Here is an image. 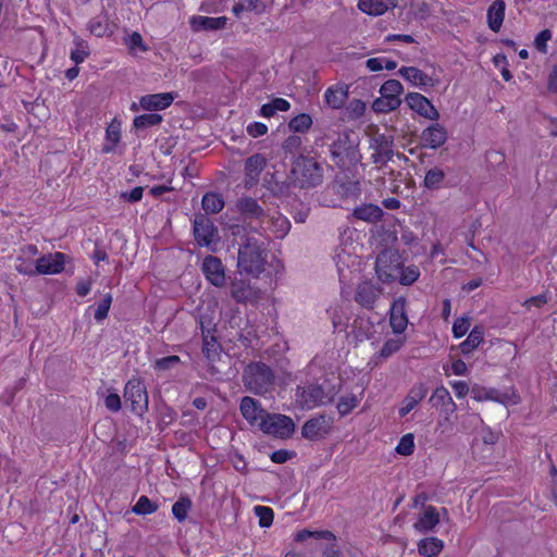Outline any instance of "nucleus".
Returning a JSON list of instances; mask_svg holds the SVG:
<instances>
[{"instance_id":"nucleus-1","label":"nucleus","mask_w":557,"mask_h":557,"mask_svg":"<svg viewBox=\"0 0 557 557\" xmlns=\"http://www.w3.org/2000/svg\"><path fill=\"white\" fill-rule=\"evenodd\" d=\"M237 268L240 273L259 276L267 263V248L263 242L245 236L244 243L238 247Z\"/></svg>"},{"instance_id":"nucleus-2","label":"nucleus","mask_w":557,"mask_h":557,"mask_svg":"<svg viewBox=\"0 0 557 557\" xmlns=\"http://www.w3.org/2000/svg\"><path fill=\"white\" fill-rule=\"evenodd\" d=\"M288 184L297 188H312L323 181L321 164L310 157L297 158L288 175Z\"/></svg>"},{"instance_id":"nucleus-3","label":"nucleus","mask_w":557,"mask_h":557,"mask_svg":"<svg viewBox=\"0 0 557 557\" xmlns=\"http://www.w3.org/2000/svg\"><path fill=\"white\" fill-rule=\"evenodd\" d=\"M275 375L272 369L263 362L248 364L243 374L245 387L257 395H264L274 386Z\"/></svg>"},{"instance_id":"nucleus-4","label":"nucleus","mask_w":557,"mask_h":557,"mask_svg":"<svg viewBox=\"0 0 557 557\" xmlns=\"http://www.w3.org/2000/svg\"><path fill=\"white\" fill-rule=\"evenodd\" d=\"M335 395L336 391L334 388H326L319 384H309L297 387L296 401L302 409H312L332 403Z\"/></svg>"},{"instance_id":"nucleus-5","label":"nucleus","mask_w":557,"mask_h":557,"mask_svg":"<svg viewBox=\"0 0 557 557\" xmlns=\"http://www.w3.org/2000/svg\"><path fill=\"white\" fill-rule=\"evenodd\" d=\"M403 91L404 87L399 81H386L380 88L381 96L372 102V110L376 113H388L398 109Z\"/></svg>"},{"instance_id":"nucleus-6","label":"nucleus","mask_w":557,"mask_h":557,"mask_svg":"<svg viewBox=\"0 0 557 557\" xmlns=\"http://www.w3.org/2000/svg\"><path fill=\"white\" fill-rule=\"evenodd\" d=\"M401 267V256L396 249H384L376 257L375 272L383 283L394 282L398 277Z\"/></svg>"},{"instance_id":"nucleus-7","label":"nucleus","mask_w":557,"mask_h":557,"mask_svg":"<svg viewBox=\"0 0 557 557\" xmlns=\"http://www.w3.org/2000/svg\"><path fill=\"white\" fill-rule=\"evenodd\" d=\"M124 398L126 403L131 404V409L136 414L143 416L148 410V393L140 379L128 380L124 387Z\"/></svg>"},{"instance_id":"nucleus-8","label":"nucleus","mask_w":557,"mask_h":557,"mask_svg":"<svg viewBox=\"0 0 557 557\" xmlns=\"http://www.w3.org/2000/svg\"><path fill=\"white\" fill-rule=\"evenodd\" d=\"M260 430L275 437L288 438L295 431V423L285 414L268 413L261 422Z\"/></svg>"},{"instance_id":"nucleus-9","label":"nucleus","mask_w":557,"mask_h":557,"mask_svg":"<svg viewBox=\"0 0 557 557\" xmlns=\"http://www.w3.org/2000/svg\"><path fill=\"white\" fill-rule=\"evenodd\" d=\"M356 143L351 139L349 132L338 134L337 138L330 146V153L333 162L341 168L351 161L356 153Z\"/></svg>"},{"instance_id":"nucleus-10","label":"nucleus","mask_w":557,"mask_h":557,"mask_svg":"<svg viewBox=\"0 0 557 557\" xmlns=\"http://www.w3.org/2000/svg\"><path fill=\"white\" fill-rule=\"evenodd\" d=\"M394 140L385 134H376L370 140V149L372 150V162L379 168L391 161L395 154Z\"/></svg>"},{"instance_id":"nucleus-11","label":"nucleus","mask_w":557,"mask_h":557,"mask_svg":"<svg viewBox=\"0 0 557 557\" xmlns=\"http://www.w3.org/2000/svg\"><path fill=\"white\" fill-rule=\"evenodd\" d=\"M218 230L212 220L205 213L195 214L194 219V236L199 246L208 247L212 244Z\"/></svg>"},{"instance_id":"nucleus-12","label":"nucleus","mask_w":557,"mask_h":557,"mask_svg":"<svg viewBox=\"0 0 557 557\" xmlns=\"http://www.w3.org/2000/svg\"><path fill=\"white\" fill-rule=\"evenodd\" d=\"M332 423V418L319 414L306 421L301 428V435L310 441H319L329 434Z\"/></svg>"},{"instance_id":"nucleus-13","label":"nucleus","mask_w":557,"mask_h":557,"mask_svg":"<svg viewBox=\"0 0 557 557\" xmlns=\"http://www.w3.org/2000/svg\"><path fill=\"white\" fill-rule=\"evenodd\" d=\"M407 106L420 116L431 121H437L440 113L432 102L419 92H409L405 97Z\"/></svg>"},{"instance_id":"nucleus-14","label":"nucleus","mask_w":557,"mask_h":557,"mask_svg":"<svg viewBox=\"0 0 557 557\" xmlns=\"http://www.w3.org/2000/svg\"><path fill=\"white\" fill-rule=\"evenodd\" d=\"M383 293V288L371 282H362L358 284L355 293V301L364 309H373L375 302Z\"/></svg>"},{"instance_id":"nucleus-15","label":"nucleus","mask_w":557,"mask_h":557,"mask_svg":"<svg viewBox=\"0 0 557 557\" xmlns=\"http://www.w3.org/2000/svg\"><path fill=\"white\" fill-rule=\"evenodd\" d=\"M201 270L206 278L215 287H222L225 284V272L222 261L214 256H207L201 264Z\"/></svg>"},{"instance_id":"nucleus-16","label":"nucleus","mask_w":557,"mask_h":557,"mask_svg":"<svg viewBox=\"0 0 557 557\" xmlns=\"http://www.w3.org/2000/svg\"><path fill=\"white\" fill-rule=\"evenodd\" d=\"M239 409L243 417L250 425H258L259 428L261 426L262 420H264L265 416L269 413L261 407L257 399L249 396L242 398Z\"/></svg>"},{"instance_id":"nucleus-17","label":"nucleus","mask_w":557,"mask_h":557,"mask_svg":"<svg viewBox=\"0 0 557 557\" xmlns=\"http://www.w3.org/2000/svg\"><path fill=\"white\" fill-rule=\"evenodd\" d=\"M420 138L423 147L437 149L446 143L448 134L443 125L434 123L422 131Z\"/></svg>"},{"instance_id":"nucleus-18","label":"nucleus","mask_w":557,"mask_h":557,"mask_svg":"<svg viewBox=\"0 0 557 557\" xmlns=\"http://www.w3.org/2000/svg\"><path fill=\"white\" fill-rule=\"evenodd\" d=\"M429 403L435 408H441V412L445 414L446 420H448L449 416L455 413L457 410L455 401L453 400L448 389L444 386L435 388L429 399Z\"/></svg>"},{"instance_id":"nucleus-19","label":"nucleus","mask_w":557,"mask_h":557,"mask_svg":"<svg viewBox=\"0 0 557 557\" xmlns=\"http://www.w3.org/2000/svg\"><path fill=\"white\" fill-rule=\"evenodd\" d=\"M38 255L37 246L33 244H28L23 246L20 249L18 256L16 258L15 270L24 275H35V264L33 262V258Z\"/></svg>"},{"instance_id":"nucleus-20","label":"nucleus","mask_w":557,"mask_h":557,"mask_svg":"<svg viewBox=\"0 0 557 557\" xmlns=\"http://www.w3.org/2000/svg\"><path fill=\"white\" fill-rule=\"evenodd\" d=\"M64 269V255L55 252L54 255L42 256L35 263L36 274H55Z\"/></svg>"},{"instance_id":"nucleus-21","label":"nucleus","mask_w":557,"mask_h":557,"mask_svg":"<svg viewBox=\"0 0 557 557\" xmlns=\"http://www.w3.org/2000/svg\"><path fill=\"white\" fill-rule=\"evenodd\" d=\"M227 24L226 16L209 17L202 15H194L189 20V25L193 32H213L224 29Z\"/></svg>"},{"instance_id":"nucleus-22","label":"nucleus","mask_w":557,"mask_h":557,"mask_svg":"<svg viewBox=\"0 0 557 557\" xmlns=\"http://www.w3.org/2000/svg\"><path fill=\"white\" fill-rule=\"evenodd\" d=\"M389 324L394 333L401 334L408 324L406 314V299L399 297L394 300L389 311Z\"/></svg>"},{"instance_id":"nucleus-23","label":"nucleus","mask_w":557,"mask_h":557,"mask_svg":"<svg viewBox=\"0 0 557 557\" xmlns=\"http://www.w3.org/2000/svg\"><path fill=\"white\" fill-rule=\"evenodd\" d=\"M268 163L267 158L261 153H255L249 157L245 162V185L252 186L259 181V176L265 169Z\"/></svg>"},{"instance_id":"nucleus-24","label":"nucleus","mask_w":557,"mask_h":557,"mask_svg":"<svg viewBox=\"0 0 557 557\" xmlns=\"http://www.w3.org/2000/svg\"><path fill=\"white\" fill-rule=\"evenodd\" d=\"M428 394V387L423 383L416 384L411 387L408 395L403 400V406L398 410V414L403 418L407 416Z\"/></svg>"},{"instance_id":"nucleus-25","label":"nucleus","mask_w":557,"mask_h":557,"mask_svg":"<svg viewBox=\"0 0 557 557\" xmlns=\"http://www.w3.org/2000/svg\"><path fill=\"white\" fill-rule=\"evenodd\" d=\"M174 97L171 92L152 94L143 96L139 100L141 109L148 111L163 110L171 106Z\"/></svg>"},{"instance_id":"nucleus-26","label":"nucleus","mask_w":557,"mask_h":557,"mask_svg":"<svg viewBox=\"0 0 557 557\" xmlns=\"http://www.w3.org/2000/svg\"><path fill=\"white\" fill-rule=\"evenodd\" d=\"M231 296L242 304L253 302L258 299V292L245 281H234L231 284Z\"/></svg>"},{"instance_id":"nucleus-27","label":"nucleus","mask_w":557,"mask_h":557,"mask_svg":"<svg viewBox=\"0 0 557 557\" xmlns=\"http://www.w3.org/2000/svg\"><path fill=\"white\" fill-rule=\"evenodd\" d=\"M348 98V85L329 87L324 92V100L332 109H341Z\"/></svg>"},{"instance_id":"nucleus-28","label":"nucleus","mask_w":557,"mask_h":557,"mask_svg":"<svg viewBox=\"0 0 557 557\" xmlns=\"http://www.w3.org/2000/svg\"><path fill=\"white\" fill-rule=\"evenodd\" d=\"M505 9L504 0H494L487 9V25L491 30L499 32L505 18Z\"/></svg>"},{"instance_id":"nucleus-29","label":"nucleus","mask_w":557,"mask_h":557,"mask_svg":"<svg viewBox=\"0 0 557 557\" xmlns=\"http://www.w3.org/2000/svg\"><path fill=\"white\" fill-rule=\"evenodd\" d=\"M394 0H359L358 9L369 15L379 16L384 14L388 9L395 8Z\"/></svg>"},{"instance_id":"nucleus-30","label":"nucleus","mask_w":557,"mask_h":557,"mask_svg":"<svg viewBox=\"0 0 557 557\" xmlns=\"http://www.w3.org/2000/svg\"><path fill=\"white\" fill-rule=\"evenodd\" d=\"M352 215L368 223H376L383 216V210L373 203H364L355 208Z\"/></svg>"},{"instance_id":"nucleus-31","label":"nucleus","mask_w":557,"mask_h":557,"mask_svg":"<svg viewBox=\"0 0 557 557\" xmlns=\"http://www.w3.org/2000/svg\"><path fill=\"white\" fill-rule=\"evenodd\" d=\"M398 73L414 86H433V79L418 67H401Z\"/></svg>"},{"instance_id":"nucleus-32","label":"nucleus","mask_w":557,"mask_h":557,"mask_svg":"<svg viewBox=\"0 0 557 557\" xmlns=\"http://www.w3.org/2000/svg\"><path fill=\"white\" fill-rule=\"evenodd\" d=\"M236 207L243 214L262 220L265 216L264 210L259 206L258 201L251 197H244L237 200Z\"/></svg>"},{"instance_id":"nucleus-33","label":"nucleus","mask_w":557,"mask_h":557,"mask_svg":"<svg viewBox=\"0 0 557 557\" xmlns=\"http://www.w3.org/2000/svg\"><path fill=\"white\" fill-rule=\"evenodd\" d=\"M484 338V327L481 325H475L470 334L468 335L467 339L460 344V350L463 355H468L472 352L482 342Z\"/></svg>"},{"instance_id":"nucleus-34","label":"nucleus","mask_w":557,"mask_h":557,"mask_svg":"<svg viewBox=\"0 0 557 557\" xmlns=\"http://www.w3.org/2000/svg\"><path fill=\"white\" fill-rule=\"evenodd\" d=\"M440 522V516L436 509L433 506H429L425 509L423 516L419 519V521L414 524L416 529L419 531H431L437 523Z\"/></svg>"},{"instance_id":"nucleus-35","label":"nucleus","mask_w":557,"mask_h":557,"mask_svg":"<svg viewBox=\"0 0 557 557\" xmlns=\"http://www.w3.org/2000/svg\"><path fill=\"white\" fill-rule=\"evenodd\" d=\"M201 206L206 214H214L222 211L224 208V200L216 193H207L202 197Z\"/></svg>"},{"instance_id":"nucleus-36","label":"nucleus","mask_w":557,"mask_h":557,"mask_svg":"<svg viewBox=\"0 0 557 557\" xmlns=\"http://www.w3.org/2000/svg\"><path fill=\"white\" fill-rule=\"evenodd\" d=\"M232 11L236 16H239L243 12L262 14L265 11V4L261 0H239Z\"/></svg>"},{"instance_id":"nucleus-37","label":"nucleus","mask_w":557,"mask_h":557,"mask_svg":"<svg viewBox=\"0 0 557 557\" xmlns=\"http://www.w3.org/2000/svg\"><path fill=\"white\" fill-rule=\"evenodd\" d=\"M162 120V115L159 113H145L134 119L133 127L136 131H145L149 127L159 125Z\"/></svg>"},{"instance_id":"nucleus-38","label":"nucleus","mask_w":557,"mask_h":557,"mask_svg":"<svg viewBox=\"0 0 557 557\" xmlns=\"http://www.w3.org/2000/svg\"><path fill=\"white\" fill-rule=\"evenodd\" d=\"M443 549V542L436 537L424 539L419 543V553L428 557L436 556Z\"/></svg>"},{"instance_id":"nucleus-39","label":"nucleus","mask_w":557,"mask_h":557,"mask_svg":"<svg viewBox=\"0 0 557 557\" xmlns=\"http://www.w3.org/2000/svg\"><path fill=\"white\" fill-rule=\"evenodd\" d=\"M191 500L189 497L181 496L172 506V513L175 519L183 522L191 508Z\"/></svg>"},{"instance_id":"nucleus-40","label":"nucleus","mask_w":557,"mask_h":557,"mask_svg":"<svg viewBox=\"0 0 557 557\" xmlns=\"http://www.w3.org/2000/svg\"><path fill=\"white\" fill-rule=\"evenodd\" d=\"M445 178V173L442 169L434 166L430 169L424 177V186L428 189H438Z\"/></svg>"},{"instance_id":"nucleus-41","label":"nucleus","mask_w":557,"mask_h":557,"mask_svg":"<svg viewBox=\"0 0 557 557\" xmlns=\"http://www.w3.org/2000/svg\"><path fill=\"white\" fill-rule=\"evenodd\" d=\"M159 506L157 503L151 502L147 496L141 495L132 508V511L139 516H146L156 512Z\"/></svg>"},{"instance_id":"nucleus-42","label":"nucleus","mask_w":557,"mask_h":557,"mask_svg":"<svg viewBox=\"0 0 557 557\" xmlns=\"http://www.w3.org/2000/svg\"><path fill=\"white\" fill-rule=\"evenodd\" d=\"M312 125V119L309 114L301 113L297 116L293 117L289 123L288 127L297 133H305L307 132Z\"/></svg>"},{"instance_id":"nucleus-43","label":"nucleus","mask_w":557,"mask_h":557,"mask_svg":"<svg viewBox=\"0 0 557 557\" xmlns=\"http://www.w3.org/2000/svg\"><path fill=\"white\" fill-rule=\"evenodd\" d=\"M310 537L325 539V540L333 541V542L335 541L334 534L330 531H309V530H301V531L297 532L294 540L296 542L301 543Z\"/></svg>"},{"instance_id":"nucleus-44","label":"nucleus","mask_w":557,"mask_h":557,"mask_svg":"<svg viewBox=\"0 0 557 557\" xmlns=\"http://www.w3.org/2000/svg\"><path fill=\"white\" fill-rule=\"evenodd\" d=\"M272 232L276 237H284L289 231V222L282 215L272 216L271 220Z\"/></svg>"},{"instance_id":"nucleus-45","label":"nucleus","mask_w":557,"mask_h":557,"mask_svg":"<svg viewBox=\"0 0 557 557\" xmlns=\"http://www.w3.org/2000/svg\"><path fill=\"white\" fill-rule=\"evenodd\" d=\"M256 516L259 518V524L262 528H268L272 524L274 512L272 508L267 506H256L253 509Z\"/></svg>"},{"instance_id":"nucleus-46","label":"nucleus","mask_w":557,"mask_h":557,"mask_svg":"<svg viewBox=\"0 0 557 557\" xmlns=\"http://www.w3.org/2000/svg\"><path fill=\"white\" fill-rule=\"evenodd\" d=\"M358 405V399L355 395L349 394L342 396L337 404V410L342 417L348 414Z\"/></svg>"},{"instance_id":"nucleus-47","label":"nucleus","mask_w":557,"mask_h":557,"mask_svg":"<svg viewBox=\"0 0 557 557\" xmlns=\"http://www.w3.org/2000/svg\"><path fill=\"white\" fill-rule=\"evenodd\" d=\"M398 275L399 283L401 285H411L419 278L420 271L416 265H410L407 267L406 269H403L401 271L399 270Z\"/></svg>"},{"instance_id":"nucleus-48","label":"nucleus","mask_w":557,"mask_h":557,"mask_svg":"<svg viewBox=\"0 0 557 557\" xmlns=\"http://www.w3.org/2000/svg\"><path fill=\"white\" fill-rule=\"evenodd\" d=\"M414 437H413V434L411 433H408L406 435H404L397 447H396V451L397 454L401 455V456H409L413 453V449H414Z\"/></svg>"},{"instance_id":"nucleus-49","label":"nucleus","mask_w":557,"mask_h":557,"mask_svg":"<svg viewBox=\"0 0 557 557\" xmlns=\"http://www.w3.org/2000/svg\"><path fill=\"white\" fill-rule=\"evenodd\" d=\"M112 304V295L106 294L102 300L98 304V307L95 311V319L97 321H102L108 317L110 307Z\"/></svg>"},{"instance_id":"nucleus-50","label":"nucleus","mask_w":557,"mask_h":557,"mask_svg":"<svg viewBox=\"0 0 557 557\" xmlns=\"http://www.w3.org/2000/svg\"><path fill=\"white\" fill-rule=\"evenodd\" d=\"M107 139L111 141V146H104L103 151L110 152L113 150V147L119 143L121 134H120V126L111 123L107 128Z\"/></svg>"},{"instance_id":"nucleus-51","label":"nucleus","mask_w":557,"mask_h":557,"mask_svg":"<svg viewBox=\"0 0 557 557\" xmlns=\"http://www.w3.org/2000/svg\"><path fill=\"white\" fill-rule=\"evenodd\" d=\"M88 29L92 35L101 37L106 34L108 24L104 18L96 17L89 22Z\"/></svg>"},{"instance_id":"nucleus-52","label":"nucleus","mask_w":557,"mask_h":557,"mask_svg":"<svg viewBox=\"0 0 557 557\" xmlns=\"http://www.w3.org/2000/svg\"><path fill=\"white\" fill-rule=\"evenodd\" d=\"M470 327V318L462 317L457 319L453 325V334L455 337L460 338L468 332Z\"/></svg>"},{"instance_id":"nucleus-53","label":"nucleus","mask_w":557,"mask_h":557,"mask_svg":"<svg viewBox=\"0 0 557 557\" xmlns=\"http://www.w3.org/2000/svg\"><path fill=\"white\" fill-rule=\"evenodd\" d=\"M219 348L220 346L215 342L214 337H211L210 339L208 336L203 337L202 352L207 356L208 359L213 360L215 356L219 355Z\"/></svg>"},{"instance_id":"nucleus-54","label":"nucleus","mask_w":557,"mask_h":557,"mask_svg":"<svg viewBox=\"0 0 557 557\" xmlns=\"http://www.w3.org/2000/svg\"><path fill=\"white\" fill-rule=\"evenodd\" d=\"M301 146V138L296 135L288 136L283 145L282 148L286 153H295Z\"/></svg>"},{"instance_id":"nucleus-55","label":"nucleus","mask_w":557,"mask_h":557,"mask_svg":"<svg viewBox=\"0 0 557 557\" xmlns=\"http://www.w3.org/2000/svg\"><path fill=\"white\" fill-rule=\"evenodd\" d=\"M552 38V33L549 29H544L542 32H540L536 37H535V40H534V45L536 47V49L540 51V52H543L545 53L546 52V45H547V41Z\"/></svg>"},{"instance_id":"nucleus-56","label":"nucleus","mask_w":557,"mask_h":557,"mask_svg":"<svg viewBox=\"0 0 557 557\" xmlns=\"http://www.w3.org/2000/svg\"><path fill=\"white\" fill-rule=\"evenodd\" d=\"M401 341L400 339H388L385 342L381 349V356L382 357H389L394 352L398 351L401 347Z\"/></svg>"},{"instance_id":"nucleus-57","label":"nucleus","mask_w":557,"mask_h":557,"mask_svg":"<svg viewBox=\"0 0 557 557\" xmlns=\"http://www.w3.org/2000/svg\"><path fill=\"white\" fill-rule=\"evenodd\" d=\"M350 116L354 119L361 117L366 112V103L360 99H354L348 107Z\"/></svg>"},{"instance_id":"nucleus-58","label":"nucleus","mask_w":557,"mask_h":557,"mask_svg":"<svg viewBox=\"0 0 557 557\" xmlns=\"http://www.w3.org/2000/svg\"><path fill=\"white\" fill-rule=\"evenodd\" d=\"M268 132V126L261 122H253L247 126V133L249 136L256 138L263 136Z\"/></svg>"},{"instance_id":"nucleus-59","label":"nucleus","mask_w":557,"mask_h":557,"mask_svg":"<svg viewBox=\"0 0 557 557\" xmlns=\"http://www.w3.org/2000/svg\"><path fill=\"white\" fill-rule=\"evenodd\" d=\"M126 45L131 50H135L136 48L141 51H147V47L144 45L141 35L137 32H134L127 39Z\"/></svg>"},{"instance_id":"nucleus-60","label":"nucleus","mask_w":557,"mask_h":557,"mask_svg":"<svg viewBox=\"0 0 557 557\" xmlns=\"http://www.w3.org/2000/svg\"><path fill=\"white\" fill-rule=\"evenodd\" d=\"M178 356H169L156 361V368L159 370H169L180 362Z\"/></svg>"},{"instance_id":"nucleus-61","label":"nucleus","mask_w":557,"mask_h":557,"mask_svg":"<svg viewBox=\"0 0 557 557\" xmlns=\"http://www.w3.org/2000/svg\"><path fill=\"white\" fill-rule=\"evenodd\" d=\"M107 409L117 412L121 409V397L116 393H111L104 398Z\"/></svg>"},{"instance_id":"nucleus-62","label":"nucleus","mask_w":557,"mask_h":557,"mask_svg":"<svg viewBox=\"0 0 557 557\" xmlns=\"http://www.w3.org/2000/svg\"><path fill=\"white\" fill-rule=\"evenodd\" d=\"M450 385L455 392V395L458 398L466 397L470 391L469 385L463 381H455V382H451Z\"/></svg>"},{"instance_id":"nucleus-63","label":"nucleus","mask_w":557,"mask_h":557,"mask_svg":"<svg viewBox=\"0 0 557 557\" xmlns=\"http://www.w3.org/2000/svg\"><path fill=\"white\" fill-rule=\"evenodd\" d=\"M144 188L138 186L133 188L129 193H122L121 197L129 202H137L143 198Z\"/></svg>"},{"instance_id":"nucleus-64","label":"nucleus","mask_w":557,"mask_h":557,"mask_svg":"<svg viewBox=\"0 0 557 557\" xmlns=\"http://www.w3.org/2000/svg\"><path fill=\"white\" fill-rule=\"evenodd\" d=\"M292 456H293V453L285 450V449H280V450H275L272 453L271 460L275 463H284L288 459H290Z\"/></svg>"}]
</instances>
